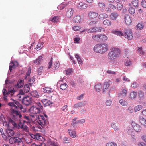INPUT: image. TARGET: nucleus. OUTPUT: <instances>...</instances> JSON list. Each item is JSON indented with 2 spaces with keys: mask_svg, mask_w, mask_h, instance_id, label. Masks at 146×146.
I'll return each instance as SVG.
<instances>
[{
  "mask_svg": "<svg viewBox=\"0 0 146 146\" xmlns=\"http://www.w3.org/2000/svg\"><path fill=\"white\" fill-rule=\"evenodd\" d=\"M8 104L11 106L10 112L13 116V118L15 119H20L22 115L18 110V107L22 110L23 108L22 106L16 101H14L13 102H9Z\"/></svg>",
  "mask_w": 146,
  "mask_h": 146,
  "instance_id": "nucleus-1",
  "label": "nucleus"
},
{
  "mask_svg": "<svg viewBox=\"0 0 146 146\" xmlns=\"http://www.w3.org/2000/svg\"><path fill=\"white\" fill-rule=\"evenodd\" d=\"M108 48V44L105 43H101L95 46L93 50L96 53L103 54L106 52Z\"/></svg>",
  "mask_w": 146,
  "mask_h": 146,
  "instance_id": "nucleus-2",
  "label": "nucleus"
},
{
  "mask_svg": "<svg viewBox=\"0 0 146 146\" xmlns=\"http://www.w3.org/2000/svg\"><path fill=\"white\" fill-rule=\"evenodd\" d=\"M120 50L118 48H113L108 53L107 57L110 60H114L119 57L120 54Z\"/></svg>",
  "mask_w": 146,
  "mask_h": 146,
  "instance_id": "nucleus-3",
  "label": "nucleus"
},
{
  "mask_svg": "<svg viewBox=\"0 0 146 146\" xmlns=\"http://www.w3.org/2000/svg\"><path fill=\"white\" fill-rule=\"evenodd\" d=\"M39 125V128L40 129L45 127L48 123V121L44 118V116L41 115L38 116V118L36 121Z\"/></svg>",
  "mask_w": 146,
  "mask_h": 146,
  "instance_id": "nucleus-4",
  "label": "nucleus"
},
{
  "mask_svg": "<svg viewBox=\"0 0 146 146\" xmlns=\"http://www.w3.org/2000/svg\"><path fill=\"white\" fill-rule=\"evenodd\" d=\"M125 37L128 40H131L133 38L132 31L131 29H125L124 30Z\"/></svg>",
  "mask_w": 146,
  "mask_h": 146,
  "instance_id": "nucleus-5",
  "label": "nucleus"
},
{
  "mask_svg": "<svg viewBox=\"0 0 146 146\" xmlns=\"http://www.w3.org/2000/svg\"><path fill=\"white\" fill-rule=\"evenodd\" d=\"M22 100V103L26 106L29 105L31 102V98L30 96H23Z\"/></svg>",
  "mask_w": 146,
  "mask_h": 146,
  "instance_id": "nucleus-6",
  "label": "nucleus"
},
{
  "mask_svg": "<svg viewBox=\"0 0 146 146\" xmlns=\"http://www.w3.org/2000/svg\"><path fill=\"white\" fill-rule=\"evenodd\" d=\"M101 31V28L100 27H92L88 29L87 30V32L88 33H91L100 32Z\"/></svg>",
  "mask_w": 146,
  "mask_h": 146,
  "instance_id": "nucleus-7",
  "label": "nucleus"
},
{
  "mask_svg": "<svg viewBox=\"0 0 146 146\" xmlns=\"http://www.w3.org/2000/svg\"><path fill=\"white\" fill-rule=\"evenodd\" d=\"M25 123L23 122H20L18 124L19 128L21 129L24 131L27 132L29 131V128Z\"/></svg>",
  "mask_w": 146,
  "mask_h": 146,
  "instance_id": "nucleus-8",
  "label": "nucleus"
},
{
  "mask_svg": "<svg viewBox=\"0 0 146 146\" xmlns=\"http://www.w3.org/2000/svg\"><path fill=\"white\" fill-rule=\"evenodd\" d=\"M6 133L8 137L13 136L15 134V131L13 129L7 128L6 129Z\"/></svg>",
  "mask_w": 146,
  "mask_h": 146,
  "instance_id": "nucleus-9",
  "label": "nucleus"
},
{
  "mask_svg": "<svg viewBox=\"0 0 146 146\" xmlns=\"http://www.w3.org/2000/svg\"><path fill=\"white\" fill-rule=\"evenodd\" d=\"M131 125L136 132H138L141 131V127L139 125L137 124L135 122L133 121L131 122Z\"/></svg>",
  "mask_w": 146,
  "mask_h": 146,
  "instance_id": "nucleus-10",
  "label": "nucleus"
},
{
  "mask_svg": "<svg viewBox=\"0 0 146 146\" xmlns=\"http://www.w3.org/2000/svg\"><path fill=\"white\" fill-rule=\"evenodd\" d=\"M31 109L33 114H36L40 113L43 111V110H42V108H39L36 106H33Z\"/></svg>",
  "mask_w": 146,
  "mask_h": 146,
  "instance_id": "nucleus-11",
  "label": "nucleus"
},
{
  "mask_svg": "<svg viewBox=\"0 0 146 146\" xmlns=\"http://www.w3.org/2000/svg\"><path fill=\"white\" fill-rule=\"evenodd\" d=\"M98 15V13L93 11H90L88 13V16L90 19H94L96 18Z\"/></svg>",
  "mask_w": 146,
  "mask_h": 146,
  "instance_id": "nucleus-12",
  "label": "nucleus"
},
{
  "mask_svg": "<svg viewBox=\"0 0 146 146\" xmlns=\"http://www.w3.org/2000/svg\"><path fill=\"white\" fill-rule=\"evenodd\" d=\"M74 11V10L72 8L69 9L66 11V16L68 18H70L73 15Z\"/></svg>",
  "mask_w": 146,
  "mask_h": 146,
  "instance_id": "nucleus-13",
  "label": "nucleus"
},
{
  "mask_svg": "<svg viewBox=\"0 0 146 146\" xmlns=\"http://www.w3.org/2000/svg\"><path fill=\"white\" fill-rule=\"evenodd\" d=\"M99 42H102L106 41L108 39V37L104 34H99Z\"/></svg>",
  "mask_w": 146,
  "mask_h": 146,
  "instance_id": "nucleus-14",
  "label": "nucleus"
},
{
  "mask_svg": "<svg viewBox=\"0 0 146 146\" xmlns=\"http://www.w3.org/2000/svg\"><path fill=\"white\" fill-rule=\"evenodd\" d=\"M41 102L45 107L49 106L52 104V102L50 100L46 99H43L41 100Z\"/></svg>",
  "mask_w": 146,
  "mask_h": 146,
  "instance_id": "nucleus-15",
  "label": "nucleus"
},
{
  "mask_svg": "<svg viewBox=\"0 0 146 146\" xmlns=\"http://www.w3.org/2000/svg\"><path fill=\"white\" fill-rule=\"evenodd\" d=\"M125 21L127 25H129L131 24L132 21L129 15L126 14L125 15Z\"/></svg>",
  "mask_w": 146,
  "mask_h": 146,
  "instance_id": "nucleus-16",
  "label": "nucleus"
},
{
  "mask_svg": "<svg viewBox=\"0 0 146 146\" xmlns=\"http://www.w3.org/2000/svg\"><path fill=\"white\" fill-rule=\"evenodd\" d=\"M119 16V14L115 12H113L110 15V17L111 19L113 20H116Z\"/></svg>",
  "mask_w": 146,
  "mask_h": 146,
  "instance_id": "nucleus-17",
  "label": "nucleus"
},
{
  "mask_svg": "<svg viewBox=\"0 0 146 146\" xmlns=\"http://www.w3.org/2000/svg\"><path fill=\"white\" fill-rule=\"evenodd\" d=\"M98 16L99 19L102 20L107 18L108 17V15L107 14L105 13H101L99 15L98 14Z\"/></svg>",
  "mask_w": 146,
  "mask_h": 146,
  "instance_id": "nucleus-18",
  "label": "nucleus"
},
{
  "mask_svg": "<svg viewBox=\"0 0 146 146\" xmlns=\"http://www.w3.org/2000/svg\"><path fill=\"white\" fill-rule=\"evenodd\" d=\"M87 7V5L82 2L79 3L77 5V7L79 9H86Z\"/></svg>",
  "mask_w": 146,
  "mask_h": 146,
  "instance_id": "nucleus-19",
  "label": "nucleus"
},
{
  "mask_svg": "<svg viewBox=\"0 0 146 146\" xmlns=\"http://www.w3.org/2000/svg\"><path fill=\"white\" fill-rule=\"evenodd\" d=\"M23 80H21L18 82L17 84L15 85V87L17 88H20L23 87Z\"/></svg>",
  "mask_w": 146,
  "mask_h": 146,
  "instance_id": "nucleus-20",
  "label": "nucleus"
},
{
  "mask_svg": "<svg viewBox=\"0 0 146 146\" xmlns=\"http://www.w3.org/2000/svg\"><path fill=\"white\" fill-rule=\"evenodd\" d=\"M127 93V91L125 89H123L122 91L118 94V97H124L125 96Z\"/></svg>",
  "mask_w": 146,
  "mask_h": 146,
  "instance_id": "nucleus-21",
  "label": "nucleus"
},
{
  "mask_svg": "<svg viewBox=\"0 0 146 146\" xmlns=\"http://www.w3.org/2000/svg\"><path fill=\"white\" fill-rule=\"evenodd\" d=\"M8 91L9 95H10V96L12 97L15 92L14 88L13 87H11L8 88Z\"/></svg>",
  "mask_w": 146,
  "mask_h": 146,
  "instance_id": "nucleus-22",
  "label": "nucleus"
},
{
  "mask_svg": "<svg viewBox=\"0 0 146 146\" xmlns=\"http://www.w3.org/2000/svg\"><path fill=\"white\" fill-rule=\"evenodd\" d=\"M98 5L100 8L103 9L106 6V4L105 2L101 1L98 2Z\"/></svg>",
  "mask_w": 146,
  "mask_h": 146,
  "instance_id": "nucleus-23",
  "label": "nucleus"
},
{
  "mask_svg": "<svg viewBox=\"0 0 146 146\" xmlns=\"http://www.w3.org/2000/svg\"><path fill=\"white\" fill-rule=\"evenodd\" d=\"M68 131L70 135L72 138H75L76 137L75 131L71 130L68 129Z\"/></svg>",
  "mask_w": 146,
  "mask_h": 146,
  "instance_id": "nucleus-24",
  "label": "nucleus"
},
{
  "mask_svg": "<svg viewBox=\"0 0 146 146\" xmlns=\"http://www.w3.org/2000/svg\"><path fill=\"white\" fill-rule=\"evenodd\" d=\"M30 94L33 97L38 98L39 97L38 93L36 90H34L31 92L30 93Z\"/></svg>",
  "mask_w": 146,
  "mask_h": 146,
  "instance_id": "nucleus-25",
  "label": "nucleus"
},
{
  "mask_svg": "<svg viewBox=\"0 0 146 146\" xmlns=\"http://www.w3.org/2000/svg\"><path fill=\"white\" fill-rule=\"evenodd\" d=\"M103 23L105 25L110 26L112 24L111 21L108 19L104 20L103 21Z\"/></svg>",
  "mask_w": 146,
  "mask_h": 146,
  "instance_id": "nucleus-26",
  "label": "nucleus"
},
{
  "mask_svg": "<svg viewBox=\"0 0 146 146\" xmlns=\"http://www.w3.org/2000/svg\"><path fill=\"white\" fill-rule=\"evenodd\" d=\"M137 95V92L133 91L131 92L129 97L131 100H133L136 97Z\"/></svg>",
  "mask_w": 146,
  "mask_h": 146,
  "instance_id": "nucleus-27",
  "label": "nucleus"
},
{
  "mask_svg": "<svg viewBox=\"0 0 146 146\" xmlns=\"http://www.w3.org/2000/svg\"><path fill=\"white\" fill-rule=\"evenodd\" d=\"M94 88L95 90L98 92H99L102 89V86L100 84H98L96 85Z\"/></svg>",
  "mask_w": 146,
  "mask_h": 146,
  "instance_id": "nucleus-28",
  "label": "nucleus"
},
{
  "mask_svg": "<svg viewBox=\"0 0 146 146\" xmlns=\"http://www.w3.org/2000/svg\"><path fill=\"white\" fill-rule=\"evenodd\" d=\"M112 33L119 36H123V34L122 32L119 30H114L112 31Z\"/></svg>",
  "mask_w": 146,
  "mask_h": 146,
  "instance_id": "nucleus-29",
  "label": "nucleus"
},
{
  "mask_svg": "<svg viewBox=\"0 0 146 146\" xmlns=\"http://www.w3.org/2000/svg\"><path fill=\"white\" fill-rule=\"evenodd\" d=\"M2 92L4 96V99L5 100H7V97L9 95L8 91H7L4 88Z\"/></svg>",
  "mask_w": 146,
  "mask_h": 146,
  "instance_id": "nucleus-30",
  "label": "nucleus"
},
{
  "mask_svg": "<svg viewBox=\"0 0 146 146\" xmlns=\"http://www.w3.org/2000/svg\"><path fill=\"white\" fill-rule=\"evenodd\" d=\"M139 121L142 125L146 127V120L142 117H140Z\"/></svg>",
  "mask_w": 146,
  "mask_h": 146,
  "instance_id": "nucleus-31",
  "label": "nucleus"
},
{
  "mask_svg": "<svg viewBox=\"0 0 146 146\" xmlns=\"http://www.w3.org/2000/svg\"><path fill=\"white\" fill-rule=\"evenodd\" d=\"M43 92L44 93H51L52 91L51 88L49 87H46L43 88Z\"/></svg>",
  "mask_w": 146,
  "mask_h": 146,
  "instance_id": "nucleus-32",
  "label": "nucleus"
},
{
  "mask_svg": "<svg viewBox=\"0 0 146 146\" xmlns=\"http://www.w3.org/2000/svg\"><path fill=\"white\" fill-rule=\"evenodd\" d=\"M30 135L32 138L38 140L39 139H40V137H41L38 133L35 134H31Z\"/></svg>",
  "mask_w": 146,
  "mask_h": 146,
  "instance_id": "nucleus-33",
  "label": "nucleus"
},
{
  "mask_svg": "<svg viewBox=\"0 0 146 146\" xmlns=\"http://www.w3.org/2000/svg\"><path fill=\"white\" fill-rule=\"evenodd\" d=\"M73 20L74 22L76 23H80V17L79 15H77L74 17Z\"/></svg>",
  "mask_w": 146,
  "mask_h": 146,
  "instance_id": "nucleus-34",
  "label": "nucleus"
},
{
  "mask_svg": "<svg viewBox=\"0 0 146 146\" xmlns=\"http://www.w3.org/2000/svg\"><path fill=\"white\" fill-rule=\"evenodd\" d=\"M144 94L143 92L141 90L139 91L138 92V96L139 99H142L144 98Z\"/></svg>",
  "mask_w": 146,
  "mask_h": 146,
  "instance_id": "nucleus-35",
  "label": "nucleus"
},
{
  "mask_svg": "<svg viewBox=\"0 0 146 146\" xmlns=\"http://www.w3.org/2000/svg\"><path fill=\"white\" fill-rule=\"evenodd\" d=\"M59 17L57 16H55L53 18L50 19V20L52 22L55 23H57L59 21Z\"/></svg>",
  "mask_w": 146,
  "mask_h": 146,
  "instance_id": "nucleus-36",
  "label": "nucleus"
},
{
  "mask_svg": "<svg viewBox=\"0 0 146 146\" xmlns=\"http://www.w3.org/2000/svg\"><path fill=\"white\" fill-rule=\"evenodd\" d=\"M15 143H22L23 144L22 142V140L23 138H21L17 137H15Z\"/></svg>",
  "mask_w": 146,
  "mask_h": 146,
  "instance_id": "nucleus-37",
  "label": "nucleus"
},
{
  "mask_svg": "<svg viewBox=\"0 0 146 146\" xmlns=\"http://www.w3.org/2000/svg\"><path fill=\"white\" fill-rule=\"evenodd\" d=\"M0 132L3 139L5 140H7V136L4 134L3 132V129L2 128H1L0 129Z\"/></svg>",
  "mask_w": 146,
  "mask_h": 146,
  "instance_id": "nucleus-38",
  "label": "nucleus"
},
{
  "mask_svg": "<svg viewBox=\"0 0 146 146\" xmlns=\"http://www.w3.org/2000/svg\"><path fill=\"white\" fill-rule=\"evenodd\" d=\"M30 85L29 84H27L24 87V90L26 93L28 92L30 90Z\"/></svg>",
  "mask_w": 146,
  "mask_h": 146,
  "instance_id": "nucleus-39",
  "label": "nucleus"
},
{
  "mask_svg": "<svg viewBox=\"0 0 146 146\" xmlns=\"http://www.w3.org/2000/svg\"><path fill=\"white\" fill-rule=\"evenodd\" d=\"M143 108L141 105H138L135 106L134 108V110L135 112H137L140 111Z\"/></svg>",
  "mask_w": 146,
  "mask_h": 146,
  "instance_id": "nucleus-40",
  "label": "nucleus"
},
{
  "mask_svg": "<svg viewBox=\"0 0 146 146\" xmlns=\"http://www.w3.org/2000/svg\"><path fill=\"white\" fill-rule=\"evenodd\" d=\"M111 127L113 128L115 131L119 130V129L115 123H112L111 125Z\"/></svg>",
  "mask_w": 146,
  "mask_h": 146,
  "instance_id": "nucleus-41",
  "label": "nucleus"
},
{
  "mask_svg": "<svg viewBox=\"0 0 146 146\" xmlns=\"http://www.w3.org/2000/svg\"><path fill=\"white\" fill-rule=\"evenodd\" d=\"M83 106L82 103V102H79L75 104L74 106V108H79L82 107Z\"/></svg>",
  "mask_w": 146,
  "mask_h": 146,
  "instance_id": "nucleus-42",
  "label": "nucleus"
},
{
  "mask_svg": "<svg viewBox=\"0 0 146 146\" xmlns=\"http://www.w3.org/2000/svg\"><path fill=\"white\" fill-rule=\"evenodd\" d=\"M99 34H96L92 36V39L94 40L99 42Z\"/></svg>",
  "mask_w": 146,
  "mask_h": 146,
  "instance_id": "nucleus-43",
  "label": "nucleus"
},
{
  "mask_svg": "<svg viewBox=\"0 0 146 146\" xmlns=\"http://www.w3.org/2000/svg\"><path fill=\"white\" fill-rule=\"evenodd\" d=\"M119 103L122 106H126L127 105V102L125 100L121 99L119 100Z\"/></svg>",
  "mask_w": 146,
  "mask_h": 146,
  "instance_id": "nucleus-44",
  "label": "nucleus"
},
{
  "mask_svg": "<svg viewBox=\"0 0 146 146\" xmlns=\"http://www.w3.org/2000/svg\"><path fill=\"white\" fill-rule=\"evenodd\" d=\"M75 57L77 58L78 63L79 64L81 65L82 64V61L81 60L79 56L77 54L75 55Z\"/></svg>",
  "mask_w": 146,
  "mask_h": 146,
  "instance_id": "nucleus-45",
  "label": "nucleus"
},
{
  "mask_svg": "<svg viewBox=\"0 0 146 146\" xmlns=\"http://www.w3.org/2000/svg\"><path fill=\"white\" fill-rule=\"evenodd\" d=\"M30 116L31 121L33 120L36 121L38 116L36 115V114H33V115H31Z\"/></svg>",
  "mask_w": 146,
  "mask_h": 146,
  "instance_id": "nucleus-46",
  "label": "nucleus"
},
{
  "mask_svg": "<svg viewBox=\"0 0 146 146\" xmlns=\"http://www.w3.org/2000/svg\"><path fill=\"white\" fill-rule=\"evenodd\" d=\"M48 146H58L55 142L50 141H48Z\"/></svg>",
  "mask_w": 146,
  "mask_h": 146,
  "instance_id": "nucleus-47",
  "label": "nucleus"
},
{
  "mask_svg": "<svg viewBox=\"0 0 146 146\" xmlns=\"http://www.w3.org/2000/svg\"><path fill=\"white\" fill-rule=\"evenodd\" d=\"M67 86L68 85L66 83H64L60 85V88L63 90H64L67 88Z\"/></svg>",
  "mask_w": 146,
  "mask_h": 146,
  "instance_id": "nucleus-48",
  "label": "nucleus"
},
{
  "mask_svg": "<svg viewBox=\"0 0 146 146\" xmlns=\"http://www.w3.org/2000/svg\"><path fill=\"white\" fill-rule=\"evenodd\" d=\"M35 79V78L33 77L29 80V84L30 86H31L32 84L33 83Z\"/></svg>",
  "mask_w": 146,
  "mask_h": 146,
  "instance_id": "nucleus-49",
  "label": "nucleus"
},
{
  "mask_svg": "<svg viewBox=\"0 0 146 146\" xmlns=\"http://www.w3.org/2000/svg\"><path fill=\"white\" fill-rule=\"evenodd\" d=\"M42 43H39L38 45L36 46V49L37 50H39L42 47Z\"/></svg>",
  "mask_w": 146,
  "mask_h": 146,
  "instance_id": "nucleus-50",
  "label": "nucleus"
},
{
  "mask_svg": "<svg viewBox=\"0 0 146 146\" xmlns=\"http://www.w3.org/2000/svg\"><path fill=\"white\" fill-rule=\"evenodd\" d=\"M128 11L130 14H133L135 12V9L132 7H130L128 9Z\"/></svg>",
  "mask_w": 146,
  "mask_h": 146,
  "instance_id": "nucleus-51",
  "label": "nucleus"
},
{
  "mask_svg": "<svg viewBox=\"0 0 146 146\" xmlns=\"http://www.w3.org/2000/svg\"><path fill=\"white\" fill-rule=\"evenodd\" d=\"M31 69L30 67H29L27 69V72L26 73V75L25 78V79H26L27 77L30 75V74L31 72Z\"/></svg>",
  "mask_w": 146,
  "mask_h": 146,
  "instance_id": "nucleus-52",
  "label": "nucleus"
},
{
  "mask_svg": "<svg viewBox=\"0 0 146 146\" xmlns=\"http://www.w3.org/2000/svg\"><path fill=\"white\" fill-rule=\"evenodd\" d=\"M106 146H117V145L114 142H109L106 144Z\"/></svg>",
  "mask_w": 146,
  "mask_h": 146,
  "instance_id": "nucleus-53",
  "label": "nucleus"
},
{
  "mask_svg": "<svg viewBox=\"0 0 146 146\" xmlns=\"http://www.w3.org/2000/svg\"><path fill=\"white\" fill-rule=\"evenodd\" d=\"M132 3L135 7H137L138 5V0H133L132 1Z\"/></svg>",
  "mask_w": 146,
  "mask_h": 146,
  "instance_id": "nucleus-54",
  "label": "nucleus"
},
{
  "mask_svg": "<svg viewBox=\"0 0 146 146\" xmlns=\"http://www.w3.org/2000/svg\"><path fill=\"white\" fill-rule=\"evenodd\" d=\"M9 142L11 144L15 143V137H11L9 140Z\"/></svg>",
  "mask_w": 146,
  "mask_h": 146,
  "instance_id": "nucleus-55",
  "label": "nucleus"
},
{
  "mask_svg": "<svg viewBox=\"0 0 146 146\" xmlns=\"http://www.w3.org/2000/svg\"><path fill=\"white\" fill-rule=\"evenodd\" d=\"M59 61H57L54 64V70H56L57 68L59 67Z\"/></svg>",
  "mask_w": 146,
  "mask_h": 146,
  "instance_id": "nucleus-56",
  "label": "nucleus"
},
{
  "mask_svg": "<svg viewBox=\"0 0 146 146\" xmlns=\"http://www.w3.org/2000/svg\"><path fill=\"white\" fill-rule=\"evenodd\" d=\"M31 121L26 120L24 119V120L23 121V122L24 123L26 124L27 125H28L29 126H30L31 125Z\"/></svg>",
  "mask_w": 146,
  "mask_h": 146,
  "instance_id": "nucleus-57",
  "label": "nucleus"
},
{
  "mask_svg": "<svg viewBox=\"0 0 146 146\" xmlns=\"http://www.w3.org/2000/svg\"><path fill=\"white\" fill-rule=\"evenodd\" d=\"M81 29V27L78 26H74L72 27V29L75 31H79Z\"/></svg>",
  "mask_w": 146,
  "mask_h": 146,
  "instance_id": "nucleus-58",
  "label": "nucleus"
},
{
  "mask_svg": "<svg viewBox=\"0 0 146 146\" xmlns=\"http://www.w3.org/2000/svg\"><path fill=\"white\" fill-rule=\"evenodd\" d=\"M136 27L138 30H140L143 28V26L142 24L140 23H139L136 26Z\"/></svg>",
  "mask_w": 146,
  "mask_h": 146,
  "instance_id": "nucleus-59",
  "label": "nucleus"
},
{
  "mask_svg": "<svg viewBox=\"0 0 146 146\" xmlns=\"http://www.w3.org/2000/svg\"><path fill=\"white\" fill-rule=\"evenodd\" d=\"M110 86V83L109 82H106L104 84L103 87L108 89Z\"/></svg>",
  "mask_w": 146,
  "mask_h": 146,
  "instance_id": "nucleus-60",
  "label": "nucleus"
},
{
  "mask_svg": "<svg viewBox=\"0 0 146 146\" xmlns=\"http://www.w3.org/2000/svg\"><path fill=\"white\" fill-rule=\"evenodd\" d=\"M66 75H70L71 73L72 72V69H67L65 70Z\"/></svg>",
  "mask_w": 146,
  "mask_h": 146,
  "instance_id": "nucleus-61",
  "label": "nucleus"
},
{
  "mask_svg": "<svg viewBox=\"0 0 146 146\" xmlns=\"http://www.w3.org/2000/svg\"><path fill=\"white\" fill-rule=\"evenodd\" d=\"M112 101L110 100H108L106 101V104L107 106H110L112 104Z\"/></svg>",
  "mask_w": 146,
  "mask_h": 146,
  "instance_id": "nucleus-62",
  "label": "nucleus"
},
{
  "mask_svg": "<svg viewBox=\"0 0 146 146\" xmlns=\"http://www.w3.org/2000/svg\"><path fill=\"white\" fill-rule=\"evenodd\" d=\"M43 66H41L39 68L38 71V72L39 75H40L42 74V71L43 69Z\"/></svg>",
  "mask_w": 146,
  "mask_h": 146,
  "instance_id": "nucleus-63",
  "label": "nucleus"
},
{
  "mask_svg": "<svg viewBox=\"0 0 146 146\" xmlns=\"http://www.w3.org/2000/svg\"><path fill=\"white\" fill-rule=\"evenodd\" d=\"M63 140L64 142L66 143H69L70 141V138L64 137L63 138Z\"/></svg>",
  "mask_w": 146,
  "mask_h": 146,
  "instance_id": "nucleus-64",
  "label": "nucleus"
}]
</instances>
